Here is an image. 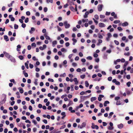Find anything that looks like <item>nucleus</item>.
Segmentation results:
<instances>
[{"label":"nucleus","mask_w":133,"mask_h":133,"mask_svg":"<svg viewBox=\"0 0 133 133\" xmlns=\"http://www.w3.org/2000/svg\"><path fill=\"white\" fill-rule=\"evenodd\" d=\"M91 128L93 129L95 128L96 129H98L99 128L98 127L97 125H95L93 123H92Z\"/></svg>","instance_id":"nucleus-1"},{"label":"nucleus","mask_w":133,"mask_h":133,"mask_svg":"<svg viewBox=\"0 0 133 133\" xmlns=\"http://www.w3.org/2000/svg\"><path fill=\"white\" fill-rule=\"evenodd\" d=\"M64 24L65 25V27L66 29L68 28L70 26L69 24L67 23V22L66 21L64 22Z\"/></svg>","instance_id":"nucleus-2"},{"label":"nucleus","mask_w":133,"mask_h":133,"mask_svg":"<svg viewBox=\"0 0 133 133\" xmlns=\"http://www.w3.org/2000/svg\"><path fill=\"white\" fill-rule=\"evenodd\" d=\"M103 5L102 4L99 5L98 6V10L99 11H101L102 10V8Z\"/></svg>","instance_id":"nucleus-3"},{"label":"nucleus","mask_w":133,"mask_h":133,"mask_svg":"<svg viewBox=\"0 0 133 133\" xmlns=\"http://www.w3.org/2000/svg\"><path fill=\"white\" fill-rule=\"evenodd\" d=\"M100 28L105 27V25L104 23H99L98 24Z\"/></svg>","instance_id":"nucleus-4"},{"label":"nucleus","mask_w":133,"mask_h":133,"mask_svg":"<svg viewBox=\"0 0 133 133\" xmlns=\"http://www.w3.org/2000/svg\"><path fill=\"white\" fill-rule=\"evenodd\" d=\"M3 53L5 54V56L7 58H10L11 56L9 54L5 52H4Z\"/></svg>","instance_id":"nucleus-5"},{"label":"nucleus","mask_w":133,"mask_h":133,"mask_svg":"<svg viewBox=\"0 0 133 133\" xmlns=\"http://www.w3.org/2000/svg\"><path fill=\"white\" fill-rule=\"evenodd\" d=\"M86 124L85 122H83L82 123L81 125L80 128L81 129H82L83 127H85V126H86Z\"/></svg>","instance_id":"nucleus-6"},{"label":"nucleus","mask_w":133,"mask_h":133,"mask_svg":"<svg viewBox=\"0 0 133 133\" xmlns=\"http://www.w3.org/2000/svg\"><path fill=\"white\" fill-rule=\"evenodd\" d=\"M104 97V96L102 95H99V96L98 97V100L100 101L102 100V98H103Z\"/></svg>","instance_id":"nucleus-7"},{"label":"nucleus","mask_w":133,"mask_h":133,"mask_svg":"<svg viewBox=\"0 0 133 133\" xmlns=\"http://www.w3.org/2000/svg\"><path fill=\"white\" fill-rule=\"evenodd\" d=\"M89 96H81L80 98L83 101H84L86 98H88L89 97Z\"/></svg>","instance_id":"nucleus-8"},{"label":"nucleus","mask_w":133,"mask_h":133,"mask_svg":"<svg viewBox=\"0 0 133 133\" xmlns=\"http://www.w3.org/2000/svg\"><path fill=\"white\" fill-rule=\"evenodd\" d=\"M89 12L88 11H86L85 13V15L83 16V17L86 18L88 17V15H89Z\"/></svg>","instance_id":"nucleus-9"},{"label":"nucleus","mask_w":133,"mask_h":133,"mask_svg":"<svg viewBox=\"0 0 133 133\" xmlns=\"http://www.w3.org/2000/svg\"><path fill=\"white\" fill-rule=\"evenodd\" d=\"M128 23L127 22H125L122 24V26H128Z\"/></svg>","instance_id":"nucleus-10"},{"label":"nucleus","mask_w":133,"mask_h":133,"mask_svg":"<svg viewBox=\"0 0 133 133\" xmlns=\"http://www.w3.org/2000/svg\"><path fill=\"white\" fill-rule=\"evenodd\" d=\"M118 127L120 129L122 128L123 127V125L122 123H121L119 124H118L117 125Z\"/></svg>","instance_id":"nucleus-11"},{"label":"nucleus","mask_w":133,"mask_h":133,"mask_svg":"<svg viewBox=\"0 0 133 133\" xmlns=\"http://www.w3.org/2000/svg\"><path fill=\"white\" fill-rule=\"evenodd\" d=\"M10 60L11 62H16V59L14 57H10Z\"/></svg>","instance_id":"nucleus-12"},{"label":"nucleus","mask_w":133,"mask_h":133,"mask_svg":"<svg viewBox=\"0 0 133 133\" xmlns=\"http://www.w3.org/2000/svg\"><path fill=\"white\" fill-rule=\"evenodd\" d=\"M57 42L56 41H54L52 42V46L53 47L55 46V45L57 44Z\"/></svg>","instance_id":"nucleus-13"},{"label":"nucleus","mask_w":133,"mask_h":133,"mask_svg":"<svg viewBox=\"0 0 133 133\" xmlns=\"http://www.w3.org/2000/svg\"><path fill=\"white\" fill-rule=\"evenodd\" d=\"M4 39L6 42L8 41H9V39L8 38V36L7 35H4Z\"/></svg>","instance_id":"nucleus-14"},{"label":"nucleus","mask_w":133,"mask_h":133,"mask_svg":"<svg viewBox=\"0 0 133 133\" xmlns=\"http://www.w3.org/2000/svg\"><path fill=\"white\" fill-rule=\"evenodd\" d=\"M73 80L74 82H75V84H78V81H77V78H74Z\"/></svg>","instance_id":"nucleus-15"},{"label":"nucleus","mask_w":133,"mask_h":133,"mask_svg":"<svg viewBox=\"0 0 133 133\" xmlns=\"http://www.w3.org/2000/svg\"><path fill=\"white\" fill-rule=\"evenodd\" d=\"M44 36H45V38L47 40H51V39L49 37V36H47V35H46V34H44Z\"/></svg>","instance_id":"nucleus-16"},{"label":"nucleus","mask_w":133,"mask_h":133,"mask_svg":"<svg viewBox=\"0 0 133 133\" xmlns=\"http://www.w3.org/2000/svg\"><path fill=\"white\" fill-rule=\"evenodd\" d=\"M109 102L108 101H105L104 103V107H106L107 106V104H109Z\"/></svg>","instance_id":"nucleus-17"},{"label":"nucleus","mask_w":133,"mask_h":133,"mask_svg":"<svg viewBox=\"0 0 133 133\" xmlns=\"http://www.w3.org/2000/svg\"><path fill=\"white\" fill-rule=\"evenodd\" d=\"M18 89H19V92L21 94H22L23 92L24 91L22 88L20 87Z\"/></svg>","instance_id":"nucleus-18"},{"label":"nucleus","mask_w":133,"mask_h":133,"mask_svg":"<svg viewBox=\"0 0 133 133\" xmlns=\"http://www.w3.org/2000/svg\"><path fill=\"white\" fill-rule=\"evenodd\" d=\"M85 85L86 87H88L89 85V84L88 82L87 81H86L85 82Z\"/></svg>","instance_id":"nucleus-19"},{"label":"nucleus","mask_w":133,"mask_h":133,"mask_svg":"<svg viewBox=\"0 0 133 133\" xmlns=\"http://www.w3.org/2000/svg\"><path fill=\"white\" fill-rule=\"evenodd\" d=\"M96 99V97H92L91 98V102H92L93 101L95 100Z\"/></svg>","instance_id":"nucleus-20"},{"label":"nucleus","mask_w":133,"mask_h":133,"mask_svg":"<svg viewBox=\"0 0 133 133\" xmlns=\"http://www.w3.org/2000/svg\"><path fill=\"white\" fill-rule=\"evenodd\" d=\"M128 61H126L124 64V66H123L124 68H126V66L128 65Z\"/></svg>","instance_id":"nucleus-21"},{"label":"nucleus","mask_w":133,"mask_h":133,"mask_svg":"<svg viewBox=\"0 0 133 133\" xmlns=\"http://www.w3.org/2000/svg\"><path fill=\"white\" fill-rule=\"evenodd\" d=\"M70 9L71 10V11H72L74 12L75 11V9L72 6L70 7Z\"/></svg>","instance_id":"nucleus-22"},{"label":"nucleus","mask_w":133,"mask_h":133,"mask_svg":"<svg viewBox=\"0 0 133 133\" xmlns=\"http://www.w3.org/2000/svg\"><path fill=\"white\" fill-rule=\"evenodd\" d=\"M18 58L21 60H22L24 59L22 55H20L19 56Z\"/></svg>","instance_id":"nucleus-23"},{"label":"nucleus","mask_w":133,"mask_h":133,"mask_svg":"<svg viewBox=\"0 0 133 133\" xmlns=\"http://www.w3.org/2000/svg\"><path fill=\"white\" fill-rule=\"evenodd\" d=\"M82 21L83 23H84L85 22H88V19H82Z\"/></svg>","instance_id":"nucleus-24"},{"label":"nucleus","mask_w":133,"mask_h":133,"mask_svg":"<svg viewBox=\"0 0 133 133\" xmlns=\"http://www.w3.org/2000/svg\"><path fill=\"white\" fill-rule=\"evenodd\" d=\"M18 25L16 24H15L14 25V29H18Z\"/></svg>","instance_id":"nucleus-25"},{"label":"nucleus","mask_w":133,"mask_h":133,"mask_svg":"<svg viewBox=\"0 0 133 133\" xmlns=\"http://www.w3.org/2000/svg\"><path fill=\"white\" fill-rule=\"evenodd\" d=\"M37 81H38L37 79H35V82H34V83L36 85H38V83L37 82Z\"/></svg>","instance_id":"nucleus-26"},{"label":"nucleus","mask_w":133,"mask_h":133,"mask_svg":"<svg viewBox=\"0 0 133 133\" xmlns=\"http://www.w3.org/2000/svg\"><path fill=\"white\" fill-rule=\"evenodd\" d=\"M73 103V102L72 101H69V103L68 105V106H69L71 105Z\"/></svg>","instance_id":"nucleus-27"},{"label":"nucleus","mask_w":133,"mask_h":133,"mask_svg":"<svg viewBox=\"0 0 133 133\" xmlns=\"http://www.w3.org/2000/svg\"><path fill=\"white\" fill-rule=\"evenodd\" d=\"M87 59L88 60H91L92 59V57L90 56H89L87 58Z\"/></svg>","instance_id":"nucleus-28"},{"label":"nucleus","mask_w":133,"mask_h":133,"mask_svg":"<svg viewBox=\"0 0 133 133\" xmlns=\"http://www.w3.org/2000/svg\"><path fill=\"white\" fill-rule=\"evenodd\" d=\"M120 22V21L119 20H115L114 21V23L115 24H117Z\"/></svg>","instance_id":"nucleus-29"},{"label":"nucleus","mask_w":133,"mask_h":133,"mask_svg":"<svg viewBox=\"0 0 133 133\" xmlns=\"http://www.w3.org/2000/svg\"><path fill=\"white\" fill-rule=\"evenodd\" d=\"M10 81L11 82H13V83H15V84H16V83H15V80L14 79H10Z\"/></svg>","instance_id":"nucleus-30"},{"label":"nucleus","mask_w":133,"mask_h":133,"mask_svg":"<svg viewBox=\"0 0 133 133\" xmlns=\"http://www.w3.org/2000/svg\"><path fill=\"white\" fill-rule=\"evenodd\" d=\"M124 55L125 56H129L130 55V53L129 52H128L127 53H124Z\"/></svg>","instance_id":"nucleus-31"},{"label":"nucleus","mask_w":133,"mask_h":133,"mask_svg":"<svg viewBox=\"0 0 133 133\" xmlns=\"http://www.w3.org/2000/svg\"><path fill=\"white\" fill-rule=\"evenodd\" d=\"M107 35L108 37L109 38H110L112 36V35L110 33H108L107 34Z\"/></svg>","instance_id":"nucleus-32"},{"label":"nucleus","mask_w":133,"mask_h":133,"mask_svg":"<svg viewBox=\"0 0 133 133\" xmlns=\"http://www.w3.org/2000/svg\"><path fill=\"white\" fill-rule=\"evenodd\" d=\"M131 82H128L127 83V85L128 87H129L130 86Z\"/></svg>","instance_id":"nucleus-33"},{"label":"nucleus","mask_w":133,"mask_h":133,"mask_svg":"<svg viewBox=\"0 0 133 133\" xmlns=\"http://www.w3.org/2000/svg\"><path fill=\"white\" fill-rule=\"evenodd\" d=\"M48 80L49 81L51 82H53L54 81V80L51 78H49L48 79Z\"/></svg>","instance_id":"nucleus-34"},{"label":"nucleus","mask_w":133,"mask_h":133,"mask_svg":"<svg viewBox=\"0 0 133 133\" xmlns=\"http://www.w3.org/2000/svg\"><path fill=\"white\" fill-rule=\"evenodd\" d=\"M114 42L117 45H118L119 44V42L116 40H115L114 41Z\"/></svg>","instance_id":"nucleus-35"},{"label":"nucleus","mask_w":133,"mask_h":133,"mask_svg":"<svg viewBox=\"0 0 133 133\" xmlns=\"http://www.w3.org/2000/svg\"><path fill=\"white\" fill-rule=\"evenodd\" d=\"M29 66L30 68L31 69H32L33 68V64H31V63L29 64Z\"/></svg>","instance_id":"nucleus-36"},{"label":"nucleus","mask_w":133,"mask_h":133,"mask_svg":"<svg viewBox=\"0 0 133 133\" xmlns=\"http://www.w3.org/2000/svg\"><path fill=\"white\" fill-rule=\"evenodd\" d=\"M29 21V18H26L25 19V23H28Z\"/></svg>","instance_id":"nucleus-37"},{"label":"nucleus","mask_w":133,"mask_h":133,"mask_svg":"<svg viewBox=\"0 0 133 133\" xmlns=\"http://www.w3.org/2000/svg\"><path fill=\"white\" fill-rule=\"evenodd\" d=\"M25 65L26 68L27 69H28L29 68V66L28 63H25Z\"/></svg>","instance_id":"nucleus-38"},{"label":"nucleus","mask_w":133,"mask_h":133,"mask_svg":"<svg viewBox=\"0 0 133 133\" xmlns=\"http://www.w3.org/2000/svg\"><path fill=\"white\" fill-rule=\"evenodd\" d=\"M105 17V15H101L100 16V18H104Z\"/></svg>","instance_id":"nucleus-39"},{"label":"nucleus","mask_w":133,"mask_h":133,"mask_svg":"<svg viewBox=\"0 0 133 133\" xmlns=\"http://www.w3.org/2000/svg\"><path fill=\"white\" fill-rule=\"evenodd\" d=\"M95 18L97 19H98L99 18V16L97 15H95L94 16Z\"/></svg>","instance_id":"nucleus-40"},{"label":"nucleus","mask_w":133,"mask_h":133,"mask_svg":"<svg viewBox=\"0 0 133 133\" xmlns=\"http://www.w3.org/2000/svg\"><path fill=\"white\" fill-rule=\"evenodd\" d=\"M48 10V9L47 7H45L44 8V11L45 12H46Z\"/></svg>","instance_id":"nucleus-41"},{"label":"nucleus","mask_w":133,"mask_h":133,"mask_svg":"<svg viewBox=\"0 0 133 133\" xmlns=\"http://www.w3.org/2000/svg\"><path fill=\"white\" fill-rule=\"evenodd\" d=\"M120 97L119 96L116 97L115 98V99L117 101L118 100L120 99Z\"/></svg>","instance_id":"nucleus-42"},{"label":"nucleus","mask_w":133,"mask_h":133,"mask_svg":"<svg viewBox=\"0 0 133 133\" xmlns=\"http://www.w3.org/2000/svg\"><path fill=\"white\" fill-rule=\"evenodd\" d=\"M61 114L63 116H66V114H65V113L64 112H62L61 113Z\"/></svg>","instance_id":"nucleus-43"},{"label":"nucleus","mask_w":133,"mask_h":133,"mask_svg":"<svg viewBox=\"0 0 133 133\" xmlns=\"http://www.w3.org/2000/svg\"><path fill=\"white\" fill-rule=\"evenodd\" d=\"M26 26V25L25 23H23L22 25V26L23 28H25Z\"/></svg>","instance_id":"nucleus-44"},{"label":"nucleus","mask_w":133,"mask_h":133,"mask_svg":"<svg viewBox=\"0 0 133 133\" xmlns=\"http://www.w3.org/2000/svg\"><path fill=\"white\" fill-rule=\"evenodd\" d=\"M120 65H118L115 66V68L116 69H118L119 68H120Z\"/></svg>","instance_id":"nucleus-45"},{"label":"nucleus","mask_w":133,"mask_h":133,"mask_svg":"<svg viewBox=\"0 0 133 133\" xmlns=\"http://www.w3.org/2000/svg\"><path fill=\"white\" fill-rule=\"evenodd\" d=\"M85 77V75H82L80 76L81 78L82 79H84V78Z\"/></svg>","instance_id":"nucleus-46"},{"label":"nucleus","mask_w":133,"mask_h":133,"mask_svg":"<svg viewBox=\"0 0 133 133\" xmlns=\"http://www.w3.org/2000/svg\"><path fill=\"white\" fill-rule=\"evenodd\" d=\"M43 122L45 124H47L48 123L47 120L46 119H45L43 120Z\"/></svg>","instance_id":"nucleus-47"},{"label":"nucleus","mask_w":133,"mask_h":133,"mask_svg":"<svg viewBox=\"0 0 133 133\" xmlns=\"http://www.w3.org/2000/svg\"><path fill=\"white\" fill-rule=\"evenodd\" d=\"M95 61L97 63L99 61V58H96L95 59Z\"/></svg>","instance_id":"nucleus-48"},{"label":"nucleus","mask_w":133,"mask_h":133,"mask_svg":"<svg viewBox=\"0 0 133 133\" xmlns=\"http://www.w3.org/2000/svg\"><path fill=\"white\" fill-rule=\"evenodd\" d=\"M118 30L119 31H122L123 30L122 28L121 27H118L117 28Z\"/></svg>","instance_id":"nucleus-49"},{"label":"nucleus","mask_w":133,"mask_h":133,"mask_svg":"<svg viewBox=\"0 0 133 133\" xmlns=\"http://www.w3.org/2000/svg\"><path fill=\"white\" fill-rule=\"evenodd\" d=\"M26 14L27 15L29 16L30 15V11H28L26 12Z\"/></svg>","instance_id":"nucleus-50"},{"label":"nucleus","mask_w":133,"mask_h":133,"mask_svg":"<svg viewBox=\"0 0 133 133\" xmlns=\"http://www.w3.org/2000/svg\"><path fill=\"white\" fill-rule=\"evenodd\" d=\"M79 56L80 57H82L83 56V54L81 52L79 53Z\"/></svg>","instance_id":"nucleus-51"},{"label":"nucleus","mask_w":133,"mask_h":133,"mask_svg":"<svg viewBox=\"0 0 133 133\" xmlns=\"http://www.w3.org/2000/svg\"><path fill=\"white\" fill-rule=\"evenodd\" d=\"M31 46H34L35 47L36 46V44L35 43H33L32 44Z\"/></svg>","instance_id":"nucleus-52"},{"label":"nucleus","mask_w":133,"mask_h":133,"mask_svg":"<svg viewBox=\"0 0 133 133\" xmlns=\"http://www.w3.org/2000/svg\"><path fill=\"white\" fill-rule=\"evenodd\" d=\"M120 101H117L116 104L117 105H120L121 104V103H120Z\"/></svg>","instance_id":"nucleus-53"},{"label":"nucleus","mask_w":133,"mask_h":133,"mask_svg":"<svg viewBox=\"0 0 133 133\" xmlns=\"http://www.w3.org/2000/svg\"><path fill=\"white\" fill-rule=\"evenodd\" d=\"M32 122L35 125L37 123L36 121L34 119L32 120Z\"/></svg>","instance_id":"nucleus-54"},{"label":"nucleus","mask_w":133,"mask_h":133,"mask_svg":"<svg viewBox=\"0 0 133 133\" xmlns=\"http://www.w3.org/2000/svg\"><path fill=\"white\" fill-rule=\"evenodd\" d=\"M98 56V54L96 53H95L94 55V57H97Z\"/></svg>","instance_id":"nucleus-55"},{"label":"nucleus","mask_w":133,"mask_h":133,"mask_svg":"<svg viewBox=\"0 0 133 133\" xmlns=\"http://www.w3.org/2000/svg\"><path fill=\"white\" fill-rule=\"evenodd\" d=\"M102 123H103V125L104 126H106L107 125V124L105 122H103Z\"/></svg>","instance_id":"nucleus-56"},{"label":"nucleus","mask_w":133,"mask_h":133,"mask_svg":"<svg viewBox=\"0 0 133 133\" xmlns=\"http://www.w3.org/2000/svg\"><path fill=\"white\" fill-rule=\"evenodd\" d=\"M65 127V125H63L61 126L60 128V129H61L64 128Z\"/></svg>","instance_id":"nucleus-57"},{"label":"nucleus","mask_w":133,"mask_h":133,"mask_svg":"<svg viewBox=\"0 0 133 133\" xmlns=\"http://www.w3.org/2000/svg\"><path fill=\"white\" fill-rule=\"evenodd\" d=\"M70 44L69 42H67L65 44V45L66 47H68L69 45Z\"/></svg>","instance_id":"nucleus-58"},{"label":"nucleus","mask_w":133,"mask_h":133,"mask_svg":"<svg viewBox=\"0 0 133 133\" xmlns=\"http://www.w3.org/2000/svg\"><path fill=\"white\" fill-rule=\"evenodd\" d=\"M110 14V12L107 11L106 12L105 15H109Z\"/></svg>","instance_id":"nucleus-59"},{"label":"nucleus","mask_w":133,"mask_h":133,"mask_svg":"<svg viewBox=\"0 0 133 133\" xmlns=\"http://www.w3.org/2000/svg\"><path fill=\"white\" fill-rule=\"evenodd\" d=\"M113 129V127H111L110 126H109L108 127V129L109 130H112Z\"/></svg>","instance_id":"nucleus-60"},{"label":"nucleus","mask_w":133,"mask_h":133,"mask_svg":"<svg viewBox=\"0 0 133 133\" xmlns=\"http://www.w3.org/2000/svg\"><path fill=\"white\" fill-rule=\"evenodd\" d=\"M14 108L15 110H16L18 109V107L17 106L15 105L14 107Z\"/></svg>","instance_id":"nucleus-61"},{"label":"nucleus","mask_w":133,"mask_h":133,"mask_svg":"<svg viewBox=\"0 0 133 133\" xmlns=\"http://www.w3.org/2000/svg\"><path fill=\"white\" fill-rule=\"evenodd\" d=\"M108 80L109 81H111L112 79V77H109L108 78Z\"/></svg>","instance_id":"nucleus-62"},{"label":"nucleus","mask_w":133,"mask_h":133,"mask_svg":"<svg viewBox=\"0 0 133 133\" xmlns=\"http://www.w3.org/2000/svg\"><path fill=\"white\" fill-rule=\"evenodd\" d=\"M35 38L34 37H32L30 39V41L32 42H33L35 40Z\"/></svg>","instance_id":"nucleus-63"},{"label":"nucleus","mask_w":133,"mask_h":133,"mask_svg":"<svg viewBox=\"0 0 133 133\" xmlns=\"http://www.w3.org/2000/svg\"><path fill=\"white\" fill-rule=\"evenodd\" d=\"M59 42L61 44H62L64 43V41L62 39Z\"/></svg>","instance_id":"nucleus-64"}]
</instances>
